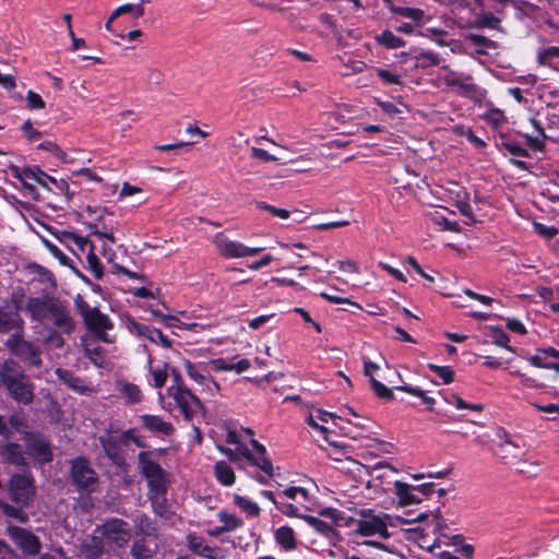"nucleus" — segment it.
Segmentation results:
<instances>
[{
  "mask_svg": "<svg viewBox=\"0 0 559 559\" xmlns=\"http://www.w3.org/2000/svg\"><path fill=\"white\" fill-rule=\"evenodd\" d=\"M41 150L50 152L52 155L63 160L66 158V153L53 142L47 141L39 145Z\"/></svg>",
  "mask_w": 559,
  "mask_h": 559,
  "instance_id": "obj_59",
  "label": "nucleus"
},
{
  "mask_svg": "<svg viewBox=\"0 0 559 559\" xmlns=\"http://www.w3.org/2000/svg\"><path fill=\"white\" fill-rule=\"evenodd\" d=\"M252 448L258 452V456H253L250 451L246 448L242 450V455L253 465L263 471L267 477H273V465L272 462L265 456L266 449L255 439H251L250 441Z\"/></svg>",
  "mask_w": 559,
  "mask_h": 559,
  "instance_id": "obj_17",
  "label": "nucleus"
},
{
  "mask_svg": "<svg viewBox=\"0 0 559 559\" xmlns=\"http://www.w3.org/2000/svg\"><path fill=\"white\" fill-rule=\"evenodd\" d=\"M377 104L389 116H395V115L402 112V109L397 105H395L391 102H383V100L377 99Z\"/></svg>",
  "mask_w": 559,
  "mask_h": 559,
  "instance_id": "obj_62",
  "label": "nucleus"
},
{
  "mask_svg": "<svg viewBox=\"0 0 559 559\" xmlns=\"http://www.w3.org/2000/svg\"><path fill=\"white\" fill-rule=\"evenodd\" d=\"M100 443L107 456L115 463L119 464L121 457L118 455L117 451V439L115 437H100Z\"/></svg>",
  "mask_w": 559,
  "mask_h": 559,
  "instance_id": "obj_39",
  "label": "nucleus"
},
{
  "mask_svg": "<svg viewBox=\"0 0 559 559\" xmlns=\"http://www.w3.org/2000/svg\"><path fill=\"white\" fill-rule=\"evenodd\" d=\"M214 475L224 486H231L235 484L236 476L234 469L225 461H218L215 463Z\"/></svg>",
  "mask_w": 559,
  "mask_h": 559,
  "instance_id": "obj_30",
  "label": "nucleus"
},
{
  "mask_svg": "<svg viewBox=\"0 0 559 559\" xmlns=\"http://www.w3.org/2000/svg\"><path fill=\"white\" fill-rule=\"evenodd\" d=\"M97 531L100 532L104 542L118 548H124L131 538L130 526L121 519H110Z\"/></svg>",
  "mask_w": 559,
  "mask_h": 559,
  "instance_id": "obj_6",
  "label": "nucleus"
},
{
  "mask_svg": "<svg viewBox=\"0 0 559 559\" xmlns=\"http://www.w3.org/2000/svg\"><path fill=\"white\" fill-rule=\"evenodd\" d=\"M71 239L81 252H85L86 250L88 251V249H91V245H93L87 238L76 234H72Z\"/></svg>",
  "mask_w": 559,
  "mask_h": 559,
  "instance_id": "obj_63",
  "label": "nucleus"
},
{
  "mask_svg": "<svg viewBox=\"0 0 559 559\" xmlns=\"http://www.w3.org/2000/svg\"><path fill=\"white\" fill-rule=\"evenodd\" d=\"M506 150L511 153L512 155H515V156H522V157H528V152L526 148H524L523 146H521L520 144L515 143V142H507L503 144Z\"/></svg>",
  "mask_w": 559,
  "mask_h": 559,
  "instance_id": "obj_61",
  "label": "nucleus"
},
{
  "mask_svg": "<svg viewBox=\"0 0 559 559\" xmlns=\"http://www.w3.org/2000/svg\"><path fill=\"white\" fill-rule=\"evenodd\" d=\"M379 369L380 366L378 364L371 361L367 357H364V373L366 377L369 378L372 390L378 395V397L383 400H391L393 397L392 390L386 388L384 384H382L373 377V372H376Z\"/></svg>",
  "mask_w": 559,
  "mask_h": 559,
  "instance_id": "obj_18",
  "label": "nucleus"
},
{
  "mask_svg": "<svg viewBox=\"0 0 559 559\" xmlns=\"http://www.w3.org/2000/svg\"><path fill=\"white\" fill-rule=\"evenodd\" d=\"M219 522L223 524L219 527V532H230L242 526V520L235 514L221 511L217 513Z\"/></svg>",
  "mask_w": 559,
  "mask_h": 559,
  "instance_id": "obj_33",
  "label": "nucleus"
},
{
  "mask_svg": "<svg viewBox=\"0 0 559 559\" xmlns=\"http://www.w3.org/2000/svg\"><path fill=\"white\" fill-rule=\"evenodd\" d=\"M21 130L29 141H35L40 136V132L34 129L29 121H25L22 124Z\"/></svg>",
  "mask_w": 559,
  "mask_h": 559,
  "instance_id": "obj_64",
  "label": "nucleus"
},
{
  "mask_svg": "<svg viewBox=\"0 0 559 559\" xmlns=\"http://www.w3.org/2000/svg\"><path fill=\"white\" fill-rule=\"evenodd\" d=\"M509 467L518 474H531L532 469L535 467V465L533 463H528V462L522 460L520 456L514 462H512L509 465Z\"/></svg>",
  "mask_w": 559,
  "mask_h": 559,
  "instance_id": "obj_54",
  "label": "nucleus"
},
{
  "mask_svg": "<svg viewBox=\"0 0 559 559\" xmlns=\"http://www.w3.org/2000/svg\"><path fill=\"white\" fill-rule=\"evenodd\" d=\"M147 370L152 377L150 384L156 389H162L168 379L167 365H153L152 358L147 359Z\"/></svg>",
  "mask_w": 559,
  "mask_h": 559,
  "instance_id": "obj_27",
  "label": "nucleus"
},
{
  "mask_svg": "<svg viewBox=\"0 0 559 559\" xmlns=\"http://www.w3.org/2000/svg\"><path fill=\"white\" fill-rule=\"evenodd\" d=\"M86 262L88 265V270L94 274L97 280L103 277V265L94 252V245H91V249H88L86 254Z\"/></svg>",
  "mask_w": 559,
  "mask_h": 559,
  "instance_id": "obj_43",
  "label": "nucleus"
},
{
  "mask_svg": "<svg viewBox=\"0 0 559 559\" xmlns=\"http://www.w3.org/2000/svg\"><path fill=\"white\" fill-rule=\"evenodd\" d=\"M390 516L388 514H372L364 513L361 520L357 524V534L362 536L379 535L388 537V521Z\"/></svg>",
  "mask_w": 559,
  "mask_h": 559,
  "instance_id": "obj_10",
  "label": "nucleus"
},
{
  "mask_svg": "<svg viewBox=\"0 0 559 559\" xmlns=\"http://www.w3.org/2000/svg\"><path fill=\"white\" fill-rule=\"evenodd\" d=\"M131 331L135 333L138 336L144 337L151 342L154 336L159 337L162 340V346L164 348H170L171 342L168 340L166 335L162 333V331L151 328L148 325L138 323V322H131Z\"/></svg>",
  "mask_w": 559,
  "mask_h": 559,
  "instance_id": "obj_22",
  "label": "nucleus"
},
{
  "mask_svg": "<svg viewBox=\"0 0 559 559\" xmlns=\"http://www.w3.org/2000/svg\"><path fill=\"white\" fill-rule=\"evenodd\" d=\"M141 474L147 480L152 493V503H156L159 496H164L170 484L169 474L152 459L150 452H140L138 455Z\"/></svg>",
  "mask_w": 559,
  "mask_h": 559,
  "instance_id": "obj_2",
  "label": "nucleus"
},
{
  "mask_svg": "<svg viewBox=\"0 0 559 559\" xmlns=\"http://www.w3.org/2000/svg\"><path fill=\"white\" fill-rule=\"evenodd\" d=\"M389 10L394 14L411 19L417 23H420L425 15L423 10L416 8L396 7L391 4L389 5Z\"/></svg>",
  "mask_w": 559,
  "mask_h": 559,
  "instance_id": "obj_37",
  "label": "nucleus"
},
{
  "mask_svg": "<svg viewBox=\"0 0 559 559\" xmlns=\"http://www.w3.org/2000/svg\"><path fill=\"white\" fill-rule=\"evenodd\" d=\"M376 41L389 49H396L404 47L406 45L403 38L394 35L390 31H384L383 33L377 35Z\"/></svg>",
  "mask_w": 559,
  "mask_h": 559,
  "instance_id": "obj_32",
  "label": "nucleus"
},
{
  "mask_svg": "<svg viewBox=\"0 0 559 559\" xmlns=\"http://www.w3.org/2000/svg\"><path fill=\"white\" fill-rule=\"evenodd\" d=\"M11 174L14 178L21 181L22 186L31 192H34L35 185H39L47 190H52L47 185L48 175L38 167L20 168L15 165L9 166Z\"/></svg>",
  "mask_w": 559,
  "mask_h": 559,
  "instance_id": "obj_9",
  "label": "nucleus"
},
{
  "mask_svg": "<svg viewBox=\"0 0 559 559\" xmlns=\"http://www.w3.org/2000/svg\"><path fill=\"white\" fill-rule=\"evenodd\" d=\"M277 509L282 511L287 516H297L302 518L304 515L300 514V508L293 503H281L277 504Z\"/></svg>",
  "mask_w": 559,
  "mask_h": 559,
  "instance_id": "obj_60",
  "label": "nucleus"
},
{
  "mask_svg": "<svg viewBox=\"0 0 559 559\" xmlns=\"http://www.w3.org/2000/svg\"><path fill=\"white\" fill-rule=\"evenodd\" d=\"M2 455L4 459L15 465H26V457L22 451V448L17 443L9 442L3 447Z\"/></svg>",
  "mask_w": 559,
  "mask_h": 559,
  "instance_id": "obj_31",
  "label": "nucleus"
},
{
  "mask_svg": "<svg viewBox=\"0 0 559 559\" xmlns=\"http://www.w3.org/2000/svg\"><path fill=\"white\" fill-rule=\"evenodd\" d=\"M445 402L454 405L457 409H471V411H476V412L483 411L481 404L466 403L465 401H463L460 396H457L455 394H453V395H451V397L447 399Z\"/></svg>",
  "mask_w": 559,
  "mask_h": 559,
  "instance_id": "obj_50",
  "label": "nucleus"
},
{
  "mask_svg": "<svg viewBox=\"0 0 559 559\" xmlns=\"http://www.w3.org/2000/svg\"><path fill=\"white\" fill-rule=\"evenodd\" d=\"M395 389L406 392L408 394L415 395L417 397H420L423 400V402L427 405L428 409L433 411V405L436 403L435 399L427 396L421 389L411 386V385H400V386H395Z\"/></svg>",
  "mask_w": 559,
  "mask_h": 559,
  "instance_id": "obj_44",
  "label": "nucleus"
},
{
  "mask_svg": "<svg viewBox=\"0 0 559 559\" xmlns=\"http://www.w3.org/2000/svg\"><path fill=\"white\" fill-rule=\"evenodd\" d=\"M1 383L15 402L28 405L35 397V384L13 360H5L0 368Z\"/></svg>",
  "mask_w": 559,
  "mask_h": 559,
  "instance_id": "obj_1",
  "label": "nucleus"
},
{
  "mask_svg": "<svg viewBox=\"0 0 559 559\" xmlns=\"http://www.w3.org/2000/svg\"><path fill=\"white\" fill-rule=\"evenodd\" d=\"M166 394L173 399L186 420H192L195 415L204 411L200 399L185 385L173 384L167 388Z\"/></svg>",
  "mask_w": 559,
  "mask_h": 559,
  "instance_id": "obj_5",
  "label": "nucleus"
},
{
  "mask_svg": "<svg viewBox=\"0 0 559 559\" xmlns=\"http://www.w3.org/2000/svg\"><path fill=\"white\" fill-rule=\"evenodd\" d=\"M302 519L311 527H313L317 532H319V533H321V534H323V535H325L328 537H330V536L335 534L333 527L329 523H326V522H324V521H322V520H320V519H318L316 516L304 515Z\"/></svg>",
  "mask_w": 559,
  "mask_h": 559,
  "instance_id": "obj_40",
  "label": "nucleus"
},
{
  "mask_svg": "<svg viewBox=\"0 0 559 559\" xmlns=\"http://www.w3.org/2000/svg\"><path fill=\"white\" fill-rule=\"evenodd\" d=\"M438 79L449 91L461 96L473 98L483 94L471 74L454 71L449 66L440 68Z\"/></svg>",
  "mask_w": 559,
  "mask_h": 559,
  "instance_id": "obj_3",
  "label": "nucleus"
},
{
  "mask_svg": "<svg viewBox=\"0 0 559 559\" xmlns=\"http://www.w3.org/2000/svg\"><path fill=\"white\" fill-rule=\"evenodd\" d=\"M234 503L248 516L254 518L260 514V507L258 506L257 502L250 500L249 498L235 495Z\"/></svg>",
  "mask_w": 559,
  "mask_h": 559,
  "instance_id": "obj_34",
  "label": "nucleus"
},
{
  "mask_svg": "<svg viewBox=\"0 0 559 559\" xmlns=\"http://www.w3.org/2000/svg\"><path fill=\"white\" fill-rule=\"evenodd\" d=\"M395 493L400 499L402 504H414L419 503L421 501V497L416 490V487L409 486L406 483H402L400 480L394 481Z\"/></svg>",
  "mask_w": 559,
  "mask_h": 559,
  "instance_id": "obj_24",
  "label": "nucleus"
},
{
  "mask_svg": "<svg viewBox=\"0 0 559 559\" xmlns=\"http://www.w3.org/2000/svg\"><path fill=\"white\" fill-rule=\"evenodd\" d=\"M53 300L55 297L50 296L29 297L26 299L25 311L32 320L44 322L49 317V310Z\"/></svg>",
  "mask_w": 559,
  "mask_h": 559,
  "instance_id": "obj_15",
  "label": "nucleus"
},
{
  "mask_svg": "<svg viewBox=\"0 0 559 559\" xmlns=\"http://www.w3.org/2000/svg\"><path fill=\"white\" fill-rule=\"evenodd\" d=\"M552 58H559V47H548L539 50L537 53V62L539 66H550Z\"/></svg>",
  "mask_w": 559,
  "mask_h": 559,
  "instance_id": "obj_48",
  "label": "nucleus"
},
{
  "mask_svg": "<svg viewBox=\"0 0 559 559\" xmlns=\"http://www.w3.org/2000/svg\"><path fill=\"white\" fill-rule=\"evenodd\" d=\"M126 13H130L135 19H139V17H141L144 14V9H143V7L141 4L127 3V4L118 7L112 12V17H118V16H120L122 14H126Z\"/></svg>",
  "mask_w": 559,
  "mask_h": 559,
  "instance_id": "obj_47",
  "label": "nucleus"
},
{
  "mask_svg": "<svg viewBox=\"0 0 559 559\" xmlns=\"http://www.w3.org/2000/svg\"><path fill=\"white\" fill-rule=\"evenodd\" d=\"M55 373L60 382L78 394L90 396L96 392L93 385L86 383L85 380L76 377L70 370L57 368Z\"/></svg>",
  "mask_w": 559,
  "mask_h": 559,
  "instance_id": "obj_16",
  "label": "nucleus"
},
{
  "mask_svg": "<svg viewBox=\"0 0 559 559\" xmlns=\"http://www.w3.org/2000/svg\"><path fill=\"white\" fill-rule=\"evenodd\" d=\"M396 472L397 469L386 464V462H378L371 467L370 475L372 476V481H376L385 478L389 473Z\"/></svg>",
  "mask_w": 559,
  "mask_h": 559,
  "instance_id": "obj_45",
  "label": "nucleus"
},
{
  "mask_svg": "<svg viewBox=\"0 0 559 559\" xmlns=\"http://www.w3.org/2000/svg\"><path fill=\"white\" fill-rule=\"evenodd\" d=\"M283 495L288 499L298 501L299 497H302L304 500H308V491L302 487H289L283 491Z\"/></svg>",
  "mask_w": 559,
  "mask_h": 559,
  "instance_id": "obj_57",
  "label": "nucleus"
},
{
  "mask_svg": "<svg viewBox=\"0 0 559 559\" xmlns=\"http://www.w3.org/2000/svg\"><path fill=\"white\" fill-rule=\"evenodd\" d=\"M82 344L84 347L85 357L88 358L95 366L103 367L105 357L103 355L102 348L99 346H93L91 343H88L87 340H82Z\"/></svg>",
  "mask_w": 559,
  "mask_h": 559,
  "instance_id": "obj_36",
  "label": "nucleus"
},
{
  "mask_svg": "<svg viewBox=\"0 0 559 559\" xmlns=\"http://www.w3.org/2000/svg\"><path fill=\"white\" fill-rule=\"evenodd\" d=\"M187 543L189 549L203 558L206 559H222V551L217 547H211L209 546L203 538L198 537L195 535H188L187 536Z\"/></svg>",
  "mask_w": 559,
  "mask_h": 559,
  "instance_id": "obj_19",
  "label": "nucleus"
},
{
  "mask_svg": "<svg viewBox=\"0 0 559 559\" xmlns=\"http://www.w3.org/2000/svg\"><path fill=\"white\" fill-rule=\"evenodd\" d=\"M183 368L187 372V374L197 383L204 384L209 389L213 386L214 389H218V385L216 382L213 381L210 373L205 370V368L201 366L193 365L190 360L183 361Z\"/></svg>",
  "mask_w": 559,
  "mask_h": 559,
  "instance_id": "obj_21",
  "label": "nucleus"
},
{
  "mask_svg": "<svg viewBox=\"0 0 559 559\" xmlns=\"http://www.w3.org/2000/svg\"><path fill=\"white\" fill-rule=\"evenodd\" d=\"M26 452L36 462L44 464L52 460V453L47 440L39 435L26 437Z\"/></svg>",
  "mask_w": 559,
  "mask_h": 559,
  "instance_id": "obj_14",
  "label": "nucleus"
},
{
  "mask_svg": "<svg viewBox=\"0 0 559 559\" xmlns=\"http://www.w3.org/2000/svg\"><path fill=\"white\" fill-rule=\"evenodd\" d=\"M8 534L15 545L28 556H36L40 552L41 544L39 538L32 532L17 527L9 526Z\"/></svg>",
  "mask_w": 559,
  "mask_h": 559,
  "instance_id": "obj_11",
  "label": "nucleus"
},
{
  "mask_svg": "<svg viewBox=\"0 0 559 559\" xmlns=\"http://www.w3.org/2000/svg\"><path fill=\"white\" fill-rule=\"evenodd\" d=\"M26 104L29 109L45 108V102L39 94L34 91H28L26 94Z\"/></svg>",
  "mask_w": 559,
  "mask_h": 559,
  "instance_id": "obj_56",
  "label": "nucleus"
},
{
  "mask_svg": "<svg viewBox=\"0 0 559 559\" xmlns=\"http://www.w3.org/2000/svg\"><path fill=\"white\" fill-rule=\"evenodd\" d=\"M48 319L63 333L70 334L74 330L75 323L68 306L57 298H55L50 307Z\"/></svg>",
  "mask_w": 559,
  "mask_h": 559,
  "instance_id": "obj_13",
  "label": "nucleus"
},
{
  "mask_svg": "<svg viewBox=\"0 0 559 559\" xmlns=\"http://www.w3.org/2000/svg\"><path fill=\"white\" fill-rule=\"evenodd\" d=\"M466 39L473 45L481 47L477 50L478 53H486L487 48H496L497 45L493 40L478 34H468Z\"/></svg>",
  "mask_w": 559,
  "mask_h": 559,
  "instance_id": "obj_46",
  "label": "nucleus"
},
{
  "mask_svg": "<svg viewBox=\"0 0 559 559\" xmlns=\"http://www.w3.org/2000/svg\"><path fill=\"white\" fill-rule=\"evenodd\" d=\"M420 67L438 66L440 62L439 56L433 51H423L417 57Z\"/></svg>",
  "mask_w": 559,
  "mask_h": 559,
  "instance_id": "obj_53",
  "label": "nucleus"
},
{
  "mask_svg": "<svg viewBox=\"0 0 559 559\" xmlns=\"http://www.w3.org/2000/svg\"><path fill=\"white\" fill-rule=\"evenodd\" d=\"M377 75L386 84H401V76L389 70L377 69Z\"/></svg>",
  "mask_w": 559,
  "mask_h": 559,
  "instance_id": "obj_58",
  "label": "nucleus"
},
{
  "mask_svg": "<svg viewBox=\"0 0 559 559\" xmlns=\"http://www.w3.org/2000/svg\"><path fill=\"white\" fill-rule=\"evenodd\" d=\"M484 119L491 123L493 127H499L506 121L503 111L499 108H490L485 115Z\"/></svg>",
  "mask_w": 559,
  "mask_h": 559,
  "instance_id": "obj_51",
  "label": "nucleus"
},
{
  "mask_svg": "<svg viewBox=\"0 0 559 559\" xmlns=\"http://www.w3.org/2000/svg\"><path fill=\"white\" fill-rule=\"evenodd\" d=\"M38 347H35L29 342L20 345L19 350L15 353L26 365L31 367H39L41 365V358L39 355Z\"/></svg>",
  "mask_w": 559,
  "mask_h": 559,
  "instance_id": "obj_26",
  "label": "nucleus"
},
{
  "mask_svg": "<svg viewBox=\"0 0 559 559\" xmlns=\"http://www.w3.org/2000/svg\"><path fill=\"white\" fill-rule=\"evenodd\" d=\"M213 242L219 255L226 259L253 257L263 250V248H251L242 242L231 240L222 233L215 235Z\"/></svg>",
  "mask_w": 559,
  "mask_h": 559,
  "instance_id": "obj_7",
  "label": "nucleus"
},
{
  "mask_svg": "<svg viewBox=\"0 0 559 559\" xmlns=\"http://www.w3.org/2000/svg\"><path fill=\"white\" fill-rule=\"evenodd\" d=\"M140 421L145 429L154 433L170 436L175 431L171 423L164 420L160 416L157 415H142L140 416Z\"/></svg>",
  "mask_w": 559,
  "mask_h": 559,
  "instance_id": "obj_20",
  "label": "nucleus"
},
{
  "mask_svg": "<svg viewBox=\"0 0 559 559\" xmlns=\"http://www.w3.org/2000/svg\"><path fill=\"white\" fill-rule=\"evenodd\" d=\"M257 207L262 210V211H266L269 212L271 215L275 216V217H278L281 219H287L289 218V211L285 210V209H277L273 205H270L265 202H257Z\"/></svg>",
  "mask_w": 559,
  "mask_h": 559,
  "instance_id": "obj_52",
  "label": "nucleus"
},
{
  "mask_svg": "<svg viewBox=\"0 0 559 559\" xmlns=\"http://www.w3.org/2000/svg\"><path fill=\"white\" fill-rule=\"evenodd\" d=\"M12 499L22 506H26L34 496V487L27 474L14 475L10 480Z\"/></svg>",
  "mask_w": 559,
  "mask_h": 559,
  "instance_id": "obj_12",
  "label": "nucleus"
},
{
  "mask_svg": "<svg viewBox=\"0 0 559 559\" xmlns=\"http://www.w3.org/2000/svg\"><path fill=\"white\" fill-rule=\"evenodd\" d=\"M133 559H151L154 551L146 545L144 539L135 540L131 547Z\"/></svg>",
  "mask_w": 559,
  "mask_h": 559,
  "instance_id": "obj_42",
  "label": "nucleus"
},
{
  "mask_svg": "<svg viewBox=\"0 0 559 559\" xmlns=\"http://www.w3.org/2000/svg\"><path fill=\"white\" fill-rule=\"evenodd\" d=\"M488 336L491 338V342L500 346L502 348H506L507 350L513 353L514 349L509 345L510 338L509 335L500 328L498 326H490L488 329Z\"/></svg>",
  "mask_w": 559,
  "mask_h": 559,
  "instance_id": "obj_35",
  "label": "nucleus"
},
{
  "mask_svg": "<svg viewBox=\"0 0 559 559\" xmlns=\"http://www.w3.org/2000/svg\"><path fill=\"white\" fill-rule=\"evenodd\" d=\"M333 416L334 415L332 413L318 409L316 416L312 413H310L307 416L306 423L309 426H311L312 428H314L316 430L320 431L321 433H326L328 432V428H325L321 424H317V419L320 420L321 423H328V419L332 418Z\"/></svg>",
  "mask_w": 559,
  "mask_h": 559,
  "instance_id": "obj_38",
  "label": "nucleus"
},
{
  "mask_svg": "<svg viewBox=\"0 0 559 559\" xmlns=\"http://www.w3.org/2000/svg\"><path fill=\"white\" fill-rule=\"evenodd\" d=\"M106 551L102 537L93 536L80 547V555L84 559H97Z\"/></svg>",
  "mask_w": 559,
  "mask_h": 559,
  "instance_id": "obj_23",
  "label": "nucleus"
},
{
  "mask_svg": "<svg viewBox=\"0 0 559 559\" xmlns=\"http://www.w3.org/2000/svg\"><path fill=\"white\" fill-rule=\"evenodd\" d=\"M10 301L16 311L25 310L26 300H25V295H24L23 289L19 288V289L13 290L10 296ZM15 313H19V312H15Z\"/></svg>",
  "mask_w": 559,
  "mask_h": 559,
  "instance_id": "obj_55",
  "label": "nucleus"
},
{
  "mask_svg": "<svg viewBox=\"0 0 559 559\" xmlns=\"http://www.w3.org/2000/svg\"><path fill=\"white\" fill-rule=\"evenodd\" d=\"M428 368L440 377L444 383L449 384L454 380V371L451 367L448 366H437L435 364H429Z\"/></svg>",
  "mask_w": 559,
  "mask_h": 559,
  "instance_id": "obj_49",
  "label": "nucleus"
},
{
  "mask_svg": "<svg viewBox=\"0 0 559 559\" xmlns=\"http://www.w3.org/2000/svg\"><path fill=\"white\" fill-rule=\"evenodd\" d=\"M71 479L79 489L88 492L94 491L98 483L96 472L91 467L87 460L82 456L71 462Z\"/></svg>",
  "mask_w": 559,
  "mask_h": 559,
  "instance_id": "obj_8",
  "label": "nucleus"
},
{
  "mask_svg": "<svg viewBox=\"0 0 559 559\" xmlns=\"http://www.w3.org/2000/svg\"><path fill=\"white\" fill-rule=\"evenodd\" d=\"M501 21L490 12L478 14L475 21L476 27H487L491 29H499Z\"/></svg>",
  "mask_w": 559,
  "mask_h": 559,
  "instance_id": "obj_41",
  "label": "nucleus"
},
{
  "mask_svg": "<svg viewBox=\"0 0 559 559\" xmlns=\"http://www.w3.org/2000/svg\"><path fill=\"white\" fill-rule=\"evenodd\" d=\"M498 454L503 463L510 465L516 459L522 456V450L511 441H503L498 445Z\"/></svg>",
  "mask_w": 559,
  "mask_h": 559,
  "instance_id": "obj_29",
  "label": "nucleus"
},
{
  "mask_svg": "<svg viewBox=\"0 0 559 559\" xmlns=\"http://www.w3.org/2000/svg\"><path fill=\"white\" fill-rule=\"evenodd\" d=\"M275 542L286 551L293 550L297 546L295 532L292 527L284 525L274 533Z\"/></svg>",
  "mask_w": 559,
  "mask_h": 559,
  "instance_id": "obj_28",
  "label": "nucleus"
},
{
  "mask_svg": "<svg viewBox=\"0 0 559 559\" xmlns=\"http://www.w3.org/2000/svg\"><path fill=\"white\" fill-rule=\"evenodd\" d=\"M117 391L127 404L140 403L143 397L141 389L136 384L127 381H119Z\"/></svg>",
  "mask_w": 559,
  "mask_h": 559,
  "instance_id": "obj_25",
  "label": "nucleus"
},
{
  "mask_svg": "<svg viewBox=\"0 0 559 559\" xmlns=\"http://www.w3.org/2000/svg\"><path fill=\"white\" fill-rule=\"evenodd\" d=\"M79 312L83 317L86 326L103 342L110 343L107 331L112 329L109 317L97 308H91L80 296L75 299Z\"/></svg>",
  "mask_w": 559,
  "mask_h": 559,
  "instance_id": "obj_4",
  "label": "nucleus"
}]
</instances>
